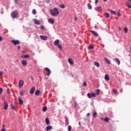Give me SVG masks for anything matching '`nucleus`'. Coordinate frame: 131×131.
I'll return each mask as SVG.
<instances>
[{"label": "nucleus", "instance_id": "37998d69", "mask_svg": "<svg viewBox=\"0 0 131 131\" xmlns=\"http://www.w3.org/2000/svg\"><path fill=\"white\" fill-rule=\"evenodd\" d=\"M97 113L96 112H95L94 113H93V117H95V116H96V115H97Z\"/></svg>", "mask_w": 131, "mask_h": 131}, {"label": "nucleus", "instance_id": "6e6552de", "mask_svg": "<svg viewBox=\"0 0 131 131\" xmlns=\"http://www.w3.org/2000/svg\"><path fill=\"white\" fill-rule=\"evenodd\" d=\"M45 70L48 72L47 75L48 76H50V75H51V70H49V69L48 68H45Z\"/></svg>", "mask_w": 131, "mask_h": 131}, {"label": "nucleus", "instance_id": "72a5a7b5", "mask_svg": "<svg viewBox=\"0 0 131 131\" xmlns=\"http://www.w3.org/2000/svg\"><path fill=\"white\" fill-rule=\"evenodd\" d=\"M95 94L96 95H99V94H100V90L99 89L96 90Z\"/></svg>", "mask_w": 131, "mask_h": 131}, {"label": "nucleus", "instance_id": "1a4fd4ad", "mask_svg": "<svg viewBox=\"0 0 131 131\" xmlns=\"http://www.w3.org/2000/svg\"><path fill=\"white\" fill-rule=\"evenodd\" d=\"M4 105L5 110H7V109H8V107H9V105L8 104V102L5 101Z\"/></svg>", "mask_w": 131, "mask_h": 131}, {"label": "nucleus", "instance_id": "f257e3e1", "mask_svg": "<svg viewBox=\"0 0 131 131\" xmlns=\"http://www.w3.org/2000/svg\"><path fill=\"white\" fill-rule=\"evenodd\" d=\"M49 12L52 16H53L54 17L57 16V15H59V10H58L57 8H54L53 10H50Z\"/></svg>", "mask_w": 131, "mask_h": 131}, {"label": "nucleus", "instance_id": "4c0bfd02", "mask_svg": "<svg viewBox=\"0 0 131 131\" xmlns=\"http://www.w3.org/2000/svg\"><path fill=\"white\" fill-rule=\"evenodd\" d=\"M88 49H91V50L94 49V46H92V45H89Z\"/></svg>", "mask_w": 131, "mask_h": 131}, {"label": "nucleus", "instance_id": "49530a36", "mask_svg": "<svg viewBox=\"0 0 131 131\" xmlns=\"http://www.w3.org/2000/svg\"><path fill=\"white\" fill-rule=\"evenodd\" d=\"M83 86H86V82H83Z\"/></svg>", "mask_w": 131, "mask_h": 131}, {"label": "nucleus", "instance_id": "8fccbe9b", "mask_svg": "<svg viewBox=\"0 0 131 131\" xmlns=\"http://www.w3.org/2000/svg\"><path fill=\"white\" fill-rule=\"evenodd\" d=\"M6 126L5 125V124H3L2 125V128H5Z\"/></svg>", "mask_w": 131, "mask_h": 131}, {"label": "nucleus", "instance_id": "b1692460", "mask_svg": "<svg viewBox=\"0 0 131 131\" xmlns=\"http://www.w3.org/2000/svg\"><path fill=\"white\" fill-rule=\"evenodd\" d=\"M40 93V91L39 90H37L35 91V95L36 96H38V95H39V93Z\"/></svg>", "mask_w": 131, "mask_h": 131}, {"label": "nucleus", "instance_id": "5701e85b", "mask_svg": "<svg viewBox=\"0 0 131 131\" xmlns=\"http://www.w3.org/2000/svg\"><path fill=\"white\" fill-rule=\"evenodd\" d=\"M53 129V126H48L46 127L47 131H49V130H50V129Z\"/></svg>", "mask_w": 131, "mask_h": 131}, {"label": "nucleus", "instance_id": "338daca9", "mask_svg": "<svg viewBox=\"0 0 131 131\" xmlns=\"http://www.w3.org/2000/svg\"><path fill=\"white\" fill-rule=\"evenodd\" d=\"M16 62H19V60L17 59Z\"/></svg>", "mask_w": 131, "mask_h": 131}, {"label": "nucleus", "instance_id": "bf43d9fd", "mask_svg": "<svg viewBox=\"0 0 131 131\" xmlns=\"http://www.w3.org/2000/svg\"><path fill=\"white\" fill-rule=\"evenodd\" d=\"M90 113L87 114V116H90Z\"/></svg>", "mask_w": 131, "mask_h": 131}, {"label": "nucleus", "instance_id": "13d9d810", "mask_svg": "<svg viewBox=\"0 0 131 131\" xmlns=\"http://www.w3.org/2000/svg\"><path fill=\"white\" fill-rule=\"evenodd\" d=\"M20 49H21V47H20V46H18V47H17V49H18V50H19Z\"/></svg>", "mask_w": 131, "mask_h": 131}, {"label": "nucleus", "instance_id": "c03bdc74", "mask_svg": "<svg viewBox=\"0 0 131 131\" xmlns=\"http://www.w3.org/2000/svg\"><path fill=\"white\" fill-rule=\"evenodd\" d=\"M46 3H47V4H50V3H51V0H47V1H46Z\"/></svg>", "mask_w": 131, "mask_h": 131}, {"label": "nucleus", "instance_id": "a878e982", "mask_svg": "<svg viewBox=\"0 0 131 131\" xmlns=\"http://www.w3.org/2000/svg\"><path fill=\"white\" fill-rule=\"evenodd\" d=\"M94 65L97 67H100V63H99L97 61H95Z\"/></svg>", "mask_w": 131, "mask_h": 131}, {"label": "nucleus", "instance_id": "f8f14e48", "mask_svg": "<svg viewBox=\"0 0 131 131\" xmlns=\"http://www.w3.org/2000/svg\"><path fill=\"white\" fill-rule=\"evenodd\" d=\"M91 33L94 36H98L99 35L98 34V33L96 32L95 31L91 30Z\"/></svg>", "mask_w": 131, "mask_h": 131}, {"label": "nucleus", "instance_id": "ea45409f", "mask_svg": "<svg viewBox=\"0 0 131 131\" xmlns=\"http://www.w3.org/2000/svg\"><path fill=\"white\" fill-rule=\"evenodd\" d=\"M40 28L42 29V30H45V26H40Z\"/></svg>", "mask_w": 131, "mask_h": 131}, {"label": "nucleus", "instance_id": "79ce46f5", "mask_svg": "<svg viewBox=\"0 0 131 131\" xmlns=\"http://www.w3.org/2000/svg\"><path fill=\"white\" fill-rule=\"evenodd\" d=\"M2 93H3V88H0V95H2Z\"/></svg>", "mask_w": 131, "mask_h": 131}, {"label": "nucleus", "instance_id": "2f4dec72", "mask_svg": "<svg viewBox=\"0 0 131 131\" xmlns=\"http://www.w3.org/2000/svg\"><path fill=\"white\" fill-rule=\"evenodd\" d=\"M104 16L105 17H106V18H109V17H110V16L109 15V13H104Z\"/></svg>", "mask_w": 131, "mask_h": 131}, {"label": "nucleus", "instance_id": "4be33fe9", "mask_svg": "<svg viewBox=\"0 0 131 131\" xmlns=\"http://www.w3.org/2000/svg\"><path fill=\"white\" fill-rule=\"evenodd\" d=\"M68 62L70 65H73V60H72V59L71 58L68 59Z\"/></svg>", "mask_w": 131, "mask_h": 131}, {"label": "nucleus", "instance_id": "dca6fc26", "mask_svg": "<svg viewBox=\"0 0 131 131\" xmlns=\"http://www.w3.org/2000/svg\"><path fill=\"white\" fill-rule=\"evenodd\" d=\"M48 22L50 24H54V23H55V21H54V19H53V18L48 19Z\"/></svg>", "mask_w": 131, "mask_h": 131}, {"label": "nucleus", "instance_id": "a211bd4d", "mask_svg": "<svg viewBox=\"0 0 131 131\" xmlns=\"http://www.w3.org/2000/svg\"><path fill=\"white\" fill-rule=\"evenodd\" d=\"M45 122L47 125H50V120L48 118L45 119Z\"/></svg>", "mask_w": 131, "mask_h": 131}, {"label": "nucleus", "instance_id": "473e14b6", "mask_svg": "<svg viewBox=\"0 0 131 131\" xmlns=\"http://www.w3.org/2000/svg\"><path fill=\"white\" fill-rule=\"evenodd\" d=\"M96 11H100L101 10V7H97L95 8Z\"/></svg>", "mask_w": 131, "mask_h": 131}, {"label": "nucleus", "instance_id": "f03ea898", "mask_svg": "<svg viewBox=\"0 0 131 131\" xmlns=\"http://www.w3.org/2000/svg\"><path fill=\"white\" fill-rule=\"evenodd\" d=\"M60 43V41L58 39L54 41V45L59 49V50H62V46L61 45L59 44Z\"/></svg>", "mask_w": 131, "mask_h": 131}, {"label": "nucleus", "instance_id": "6ab92c4d", "mask_svg": "<svg viewBox=\"0 0 131 131\" xmlns=\"http://www.w3.org/2000/svg\"><path fill=\"white\" fill-rule=\"evenodd\" d=\"M101 120H104L105 122H109V118L105 117V118H101Z\"/></svg>", "mask_w": 131, "mask_h": 131}, {"label": "nucleus", "instance_id": "603ef678", "mask_svg": "<svg viewBox=\"0 0 131 131\" xmlns=\"http://www.w3.org/2000/svg\"><path fill=\"white\" fill-rule=\"evenodd\" d=\"M1 131H6V129L2 128Z\"/></svg>", "mask_w": 131, "mask_h": 131}, {"label": "nucleus", "instance_id": "7ed1b4c3", "mask_svg": "<svg viewBox=\"0 0 131 131\" xmlns=\"http://www.w3.org/2000/svg\"><path fill=\"white\" fill-rule=\"evenodd\" d=\"M11 16L13 19H15V18H17L18 17V11L16 10L12 12L11 14Z\"/></svg>", "mask_w": 131, "mask_h": 131}, {"label": "nucleus", "instance_id": "cd10ccee", "mask_svg": "<svg viewBox=\"0 0 131 131\" xmlns=\"http://www.w3.org/2000/svg\"><path fill=\"white\" fill-rule=\"evenodd\" d=\"M24 94H25V91H21L19 95L20 96H24Z\"/></svg>", "mask_w": 131, "mask_h": 131}, {"label": "nucleus", "instance_id": "0eeeda50", "mask_svg": "<svg viewBox=\"0 0 131 131\" xmlns=\"http://www.w3.org/2000/svg\"><path fill=\"white\" fill-rule=\"evenodd\" d=\"M40 38H41V39H42L43 40H47L48 39V36L45 35H40Z\"/></svg>", "mask_w": 131, "mask_h": 131}, {"label": "nucleus", "instance_id": "aec40b11", "mask_svg": "<svg viewBox=\"0 0 131 131\" xmlns=\"http://www.w3.org/2000/svg\"><path fill=\"white\" fill-rule=\"evenodd\" d=\"M115 61L118 65H120V60L118 58H115Z\"/></svg>", "mask_w": 131, "mask_h": 131}, {"label": "nucleus", "instance_id": "680f3d73", "mask_svg": "<svg viewBox=\"0 0 131 131\" xmlns=\"http://www.w3.org/2000/svg\"><path fill=\"white\" fill-rule=\"evenodd\" d=\"M75 20L76 21V20H77V17H75Z\"/></svg>", "mask_w": 131, "mask_h": 131}, {"label": "nucleus", "instance_id": "9b49d317", "mask_svg": "<svg viewBox=\"0 0 131 131\" xmlns=\"http://www.w3.org/2000/svg\"><path fill=\"white\" fill-rule=\"evenodd\" d=\"M34 92H35V88L33 86L30 90V94H34Z\"/></svg>", "mask_w": 131, "mask_h": 131}, {"label": "nucleus", "instance_id": "c85d7f7f", "mask_svg": "<svg viewBox=\"0 0 131 131\" xmlns=\"http://www.w3.org/2000/svg\"><path fill=\"white\" fill-rule=\"evenodd\" d=\"M126 7H128V8H129V9H130L131 8V5H129V3L128 2H126Z\"/></svg>", "mask_w": 131, "mask_h": 131}, {"label": "nucleus", "instance_id": "69168bd1", "mask_svg": "<svg viewBox=\"0 0 131 131\" xmlns=\"http://www.w3.org/2000/svg\"><path fill=\"white\" fill-rule=\"evenodd\" d=\"M128 2H130L131 3V0H127Z\"/></svg>", "mask_w": 131, "mask_h": 131}, {"label": "nucleus", "instance_id": "39448f33", "mask_svg": "<svg viewBox=\"0 0 131 131\" xmlns=\"http://www.w3.org/2000/svg\"><path fill=\"white\" fill-rule=\"evenodd\" d=\"M87 97H88L89 99H91L92 97H93V98H95V97H96V94H95V93H89L87 94Z\"/></svg>", "mask_w": 131, "mask_h": 131}, {"label": "nucleus", "instance_id": "5fc2aeb1", "mask_svg": "<svg viewBox=\"0 0 131 131\" xmlns=\"http://www.w3.org/2000/svg\"><path fill=\"white\" fill-rule=\"evenodd\" d=\"M118 29H119V31H121V27H118Z\"/></svg>", "mask_w": 131, "mask_h": 131}, {"label": "nucleus", "instance_id": "412c9836", "mask_svg": "<svg viewBox=\"0 0 131 131\" xmlns=\"http://www.w3.org/2000/svg\"><path fill=\"white\" fill-rule=\"evenodd\" d=\"M18 102L19 104H20V105H22V104H23L24 103L23 100L21 99L20 97H18Z\"/></svg>", "mask_w": 131, "mask_h": 131}, {"label": "nucleus", "instance_id": "bb28decb", "mask_svg": "<svg viewBox=\"0 0 131 131\" xmlns=\"http://www.w3.org/2000/svg\"><path fill=\"white\" fill-rule=\"evenodd\" d=\"M124 31L125 33H127V32H128V29H127V27L124 28Z\"/></svg>", "mask_w": 131, "mask_h": 131}, {"label": "nucleus", "instance_id": "e2e57ef3", "mask_svg": "<svg viewBox=\"0 0 131 131\" xmlns=\"http://www.w3.org/2000/svg\"><path fill=\"white\" fill-rule=\"evenodd\" d=\"M79 125H81V123H80V122H79Z\"/></svg>", "mask_w": 131, "mask_h": 131}, {"label": "nucleus", "instance_id": "7c9ffc66", "mask_svg": "<svg viewBox=\"0 0 131 131\" xmlns=\"http://www.w3.org/2000/svg\"><path fill=\"white\" fill-rule=\"evenodd\" d=\"M66 122L67 123V125H69V121L68 120V118H66Z\"/></svg>", "mask_w": 131, "mask_h": 131}, {"label": "nucleus", "instance_id": "6e6d98bb", "mask_svg": "<svg viewBox=\"0 0 131 131\" xmlns=\"http://www.w3.org/2000/svg\"><path fill=\"white\" fill-rule=\"evenodd\" d=\"M3 75V73L1 71H0V76H2V75Z\"/></svg>", "mask_w": 131, "mask_h": 131}, {"label": "nucleus", "instance_id": "864d4df0", "mask_svg": "<svg viewBox=\"0 0 131 131\" xmlns=\"http://www.w3.org/2000/svg\"><path fill=\"white\" fill-rule=\"evenodd\" d=\"M7 93H8V94H10V90L7 89Z\"/></svg>", "mask_w": 131, "mask_h": 131}, {"label": "nucleus", "instance_id": "c9c22d12", "mask_svg": "<svg viewBox=\"0 0 131 131\" xmlns=\"http://www.w3.org/2000/svg\"><path fill=\"white\" fill-rule=\"evenodd\" d=\"M88 8L90 9V10H92V5L90 4H88Z\"/></svg>", "mask_w": 131, "mask_h": 131}, {"label": "nucleus", "instance_id": "e433bc0d", "mask_svg": "<svg viewBox=\"0 0 131 131\" xmlns=\"http://www.w3.org/2000/svg\"><path fill=\"white\" fill-rule=\"evenodd\" d=\"M32 14L33 15H35L36 14V10H35V9H33Z\"/></svg>", "mask_w": 131, "mask_h": 131}, {"label": "nucleus", "instance_id": "a18cd8bd", "mask_svg": "<svg viewBox=\"0 0 131 131\" xmlns=\"http://www.w3.org/2000/svg\"><path fill=\"white\" fill-rule=\"evenodd\" d=\"M113 91L115 93V94H117V92L116 91V90H115V89H113Z\"/></svg>", "mask_w": 131, "mask_h": 131}, {"label": "nucleus", "instance_id": "774afa93", "mask_svg": "<svg viewBox=\"0 0 131 131\" xmlns=\"http://www.w3.org/2000/svg\"><path fill=\"white\" fill-rule=\"evenodd\" d=\"M104 2H107V0H104Z\"/></svg>", "mask_w": 131, "mask_h": 131}, {"label": "nucleus", "instance_id": "393cba45", "mask_svg": "<svg viewBox=\"0 0 131 131\" xmlns=\"http://www.w3.org/2000/svg\"><path fill=\"white\" fill-rule=\"evenodd\" d=\"M109 11L110 12V13H111L112 14H114V15H116V12H115V11H114L112 9H110Z\"/></svg>", "mask_w": 131, "mask_h": 131}, {"label": "nucleus", "instance_id": "4468645a", "mask_svg": "<svg viewBox=\"0 0 131 131\" xmlns=\"http://www.w3.org/2000/svg\"><path fill=\"white\" fill-rule=\"evenodd\" d=\"M104 79L106 81H108L110 79V77H109V75L108 74H106L104 76Z\"/></svg>", "mask_w": 131, "mask_h": 131}, {"label": "nucleus", "instance_id": "f704fd0d", "mask_svg": "<svg viewBox=\"0 0 131 131\" xmlns=\"http://www.w3.org/2000/svg\"><path fill=\"white\" fill-rule=\"evenodd\" d=\"M47 109H48V108L47 107V106H44L42 108V111H43V112H46V111H47Z\"/></svg>", "mask_w": 131, "mask_h": 131}, {"label": "nucleus", "instance_id": "0e129e2a", "mask_svg": "<svg viewBox=\"0 0 131 131\" xmlns=\"http://www.w3.org/2000/svg\"><path fill=\"white\" fill-rule=\"evenodd\" d=\"M15 3H17V0H15Z\"/></svg>", "mask_w": 131, "mask_h": 131}, {"label": "nucleus", "instance_id": "20e7f679", "mask_svg": "<svg viewBox=\"0 0 131 131\" xmlns=\"http://www.w3.org/2000/svg\"><path fill=\"white\" fill-rule=\"evenodd\" d=\"M11 42L13 43L14 46H16V45H20V41L19 40H12Z\"/></svg>", "mask_w": 131, "mask_h": 131}, {"label": "nucleus", "instance_id": "052dcab7", "mask_svg": "<svg viewBox=\"0 0 131 131\" xmlns=\"http://www.w3.org/2000/svg\"><path fill=\"white\" fill-rule=\"evenodd\" d=\"M21 52L23 53H25V51H21Z\"/></svg>", "mask_w": 131, "mask_h": 131}, {"label": "nucleus", "instance_id": "09e8293b", "mask_svg": "<svg viewBox=\"0 0 131 131\" xmlns=\"http://www.w3.org/2000/svg\"><path fill=\"white\" fill-rule=\"evenodd\" d=\"M0 41H3V37L0 36Z\"/></svg>", "mask_w": 131, "mask_h": 131}, {"label": "nucleus", "instance_id": "a19ab883", "mask_svg": "<svg viewBox=\"0 0 131 131\" xmlns=\"http://www.w3.org/2000/svg\"><path fill=\"white\" fill-rule=\"evenodd\" d=\"M16 107L15 106V105H14V104H11V108H12V109H15V108Z\"/></svg>", "mask_w": 131, "mask_h": 131}, {"label": "nucleus", "instance_id": "de8ad7c7", "mask_svg": "<svg viewBox=\"0 0 131 131\" xmlns=\"http://www.w3.org/2000/svg\"><path fill=\"white\" fill-rule=\"evenodd\" d=\"M77 106V103L76 102H75V108Z\"/></svg>", "mask_w": 131, "mask_h": 131}, {"label": "nucleus", "instance_id": "9d476101", "mask_svg": "<svg viewBox=\"0 0 131 131\" xmlns=\"http://www.w3.org/2000/svg\"><path fill=\"white\" fill-rule=\"evenodd\" d=\"M21 65L23 66H27V61L25 60H23L21 61Z\"/></svg>", "mask_w": 131, "mask_h": 131}, {"label": "nucleus", "instance_id": "ddd939ff", "mask_svg": "<svg viewBox=\"0 0 131 131\" xmlns=\"http://www.w3.org/2000/svg\"><path fill=\"white\" fill-rule=\"evenodd\" d=\"M104 60L108 65H110V64H111V62H110V60H109L107 58L104 57Z\"/></svg>", "mask_w": 131, "mask_h": 131}, {"label": "nucleus", "instance_id": "58836bf2", "mask_svg": "<svg viewBox=\"0 0 131 131\" xmlns=\"http://www.w3.org/2000/svg\"><path fill=\"white\" fill-rule=\"evenodd\" d=\"M71 126L70 125H69L68 127V131H71Z\"/></svg>", "mask_w": 131, "mask_h": 131}, {"label": "nucleus", "instance_id": "2eb2a0df", "mask_svg": "<svg viewBox=\"0 0 131 131\" xmlns=\"http://www.w3.org/2000/svg\"><path fill=\"white\" fill-rule=\"evenodd\" d=\"M20 58L23 59H26L27 58H29V55H22L20 56Z\"/></svg>", "mask_w": 131, "mask_h": 131}, {"label": "nucleus", "instance_id": "3c124183", "mask_svg": "<svg viewBox=\"0 0 131 131\" xmlns=\"http://www.w3.org/2000/svg\"><path fill=\"white\" fill-rule=\"evenodd\" d=\"M98 2H99V0H95V3L96 4H98Z\"/></svg>", "mask_w": 131, "mask_h": 131}, {"label": "nucleus", "instance_id": "c756f323", "mask_svg": "<svg viewBox=\"0 0 131 131\" xmlns=\"http://www.w3.org/2000/svg\"><path fill=\"white\" fill-rule=\"evenodd\" d=\"M59 7H60L61 9H65V5L63 4L59 5Z\"/></svg>", "mask_w": 131, "mask_h": 131}, {"label": "nucleus", "instance_id": "f3484780", "mask_svg": "<svg viewBox=\"0 0 131 131\" xmlns=\"http://www.w3.org/2000/svg\"><path fill=\"white\" fill-rule=\"evenodd\" d=\"M34 24H36V25H40V23H39V21L37 20V19H35L34 20Z\"/></svg>", "mask_w": 131, "mask_h": 131}, {"label": "nucleus", "instance_id": "423d86ee", "mask_svg": "<svg viewBox=\"0 0 131 131\" xmlns=\"http://www.w3.org/2000/svg\"><path fill=\"white\" fill-rule=\"evenodd\" d=\"M24 85V81L23 80H20L18 82V87L22 88Z\"/></svg>", "mask_w": 131, "mask_h": 131}, {"label": "nucleus", "instance_id": "4d7b16f0", "mask_svg": "<svg viewBox=\"0 0 131 131\" xmlns=\"http://www.w3.org/2000/svg\"><path fill=\"white\" fill-rule=\"evenodd\" d=\"M117 16H121L120 13H117Z\"/></svg>", "mask_w": 131, "mask_h": 131}]
</instances>
